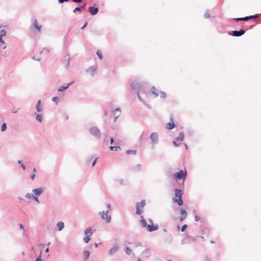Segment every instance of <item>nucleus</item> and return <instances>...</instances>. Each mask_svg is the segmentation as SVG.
Instances as JSON below:
<instances>
[{"instance_id": "1", "label": "nucleus", "mask_w": 261, "mask_h": 261, "mask_svg": "<svg viewBox=\"0 0 261 261\" xmlns=\"http://www.w3.org/2000/svg\"><path fill=\"white\" fill-rule=\"evenodd\" d=\"M132 90L136 93L143 94H149V86L142 81H135L130 84Z\"/></svg>"}, {"instance_id": "2", "label": "nucleus", "mask_w": 261, "mask_h": 261, "mask_svg": "<svg viewBox=\"0 0 261 261\" xmlns=\"http://www.w3.org/2000/svg\"><path fill=\"white\" fill-rule=\"evenodd\" d=\"M187 176L186 170H180L179 171L175 172L173 174V177L177 180H183L182 184L184 183Z\"/></svg>"}, {"instance_id": "3", "label": "nucleus", "mask_w": 261, "mask_h": 261, "mask_svg": "<svg viewBox=\"0 0 261 261\" xmlns=\"http://www.w3.org/2000/svg\"><path fill=\"white\" fill-rule=\"evenodd\" d=\"M89 133L96 139H99L101 137V132L96 126H92L89 128Z\"/></svg>"}, {"instance_id": "4", "label": "nucleus", "mask_w": 261, "mask_h": 261, "mask_svg": "<svg viewBox=\"0 0 261 261\" xmlns=\"http://www.w3.org/2000/svg\"><path fill=\"white\" fill-rule=\"evenodd\" d=\"M108 211L99 212L98 213L99 215L100 216L101 218L106 221L107 223H109L111 220V216L108 215Z\"/></svg>"}, {"instance_id": "5", "label": "nucleus", "mask_w": 261, "mask_h": 261, "mask_svg": "<svg viewBox=\"0 0 261 261\" xmlns=\"http://www.w3.org/2000/svg\"><path fill=\"white\" fill-rule=\"evenodd\" d=\"M150 139L151 141L152 148L153 146L157 144L159 142V135L156 132L152 133L150 134Z\"/></svg>"}, {"instance_id": "6", "label": "nucleus", "mask_w": 261, "mask_h": 261, "mask_svg": "<svg viewBox=\"0 0 261 261\" xmlns=\"http://www.w3.org/2000/svg\"><path fill=\"white\" fill-rule=\"evenodd\" d=\"M245 33V31L243 29H240L239 31H230L228 32V34L230 36L234 37H240L244 35Z\"/></svg>"}, {"instance_id": "7", "label": "nucleus", "mask_w": 261, "mask_h": 261, "mask_svg": "<svg viewBox=\"0 0 261 261\" xmlns=\"http://www.w3.org/2000/svg\"><path fill=\"white\" fill-rule=\"evenodd\" d=\"M196 238L191 237L188 234H186L185 237L181 240V244L182 245L190 244L191 242L195 241Z\"/></svg>"}, {"instance_id": "8", "label": "nucleus", "mask_w": 261, "mask_h": 261, "mask_svg": "<svg viewBox=\"0 0 261 261\" xmlns=\"http://www.w3.org/2000/svg\"><path fill=\"white\" fill-rule=\"evenodd\" d=\"M176 125H175L173 122V117L172 115L170 116V122L167 123L166 125V128L167 129L171 130L175 127Z\"/></svg>"}, {"instance_id": "9", "label": "nucleus", "mask_w": 261, "mask_h": 261, "mask_svg": "<svg viewBox=\"0 0 261 261\" xmlns=\"http://www.w3.org/2000/svg\"><path fill=\"white\" fill-rule=\"evenodd\" d=\"M119 249V246L117 244H114L112 247L109 250L108 253L112 256L115 254Z\"/></svg>"}, {"instance_id": "10", "label": "nucleus", "mask_w": 261, "mask_h": 261, "mask_svg": "<svg viewBox=\"0 0 261 261\" xmlns=\"http://www.w3.org/2000/svg\"><path fill=\"white\" fill-rule=\"evenodd\" d=\"M86 72L90 73L93 77L97 73V68L95 66H91L86 69Z\"/></svg>"}, {"instance_id": "11", "label": "nucleus", "mask_w": 261, "mask_h": 261, "mask_svg": "<svg viewBox=\"0 0 261 261\" xmlns=\"http://www.w3.org/2000/svg\"><path fill=\"white\" fill-rule=\"evenodd\" d=\"M44 191V188L43 187H41L38 188H35L32 190L34 194V196H40Z\"/></svg>"}, {"instance_id": "12", "label": "nucleus", "mask_w": 261, "mask_h": 261, "mask_svg": "<svg viewBox=\"0 0 261 261\" xmlns=\"http://www.w3.org/2000/svg\"><path fill=\"white\" fill-rule=\"evenodd\" d=\"M159 229V226L154 225L153 223L152 224H148L146 227V229L148 232H152L157 230Z\"/></svg>"}, {"instance_id": "13", "label": "nucleus", "mask_w": 261, "mask_h": 261, "mask_svg": "<svg viewBox=\"0 0 261 261\" xmlns=\"http://www.w3.org/2000/svg\"><path fill=\"white\" fill-rule=\"evenodd\" d=\"M179 214L181 215V216L179 218V220L180 221L182 222L187 218L188 214L186 210L184 209V208H180Z\"/></svg>"}, {"instance_id": "14", "label": "nucleus", "mask_w": 261, "mask_h": 261, "mask_svg": "<svg viewBox=\"0 0 261 261\" xmlns=\"http://www.w3.org/2000/svg\"><path fill=\"white\" fill-rule=\"evenodd\" d=\"M99 9L97 7L94 6H90L88 8V12L91 15H95L98 12Z\"/></svg>"}, {"instance_id": "15", "label": "nucleus", "mask_w": 261, "mask_h": 261, "mask_svg": "<svg viewBox=\"0 0 261 261\" xmlns=\"http://www.w3.org/2000/svg\"><path fill=\"white\" fill-rule=\"evenodd\" d=\"M73 83H74V81H72L71 82L68 83L66 85H64L61 86L60 88H58V91L63 92V91H65L66 89H67L69 88V87L70 86L72 85L73 84Z\"/></svg>"}, {"instance_id": "16", "label": "nucleus", "mask_w": 261, "mask_h": 261, "mask_svg": "<svg viewBox=\"0 0 261 261\" xmlns=\"http://www.w3.org/2000/svg\"><path fill=\"white\" fill-rule=\"evenodd\" d=\"M172 200L174 203H176L178 206H181L184 204V201L181 197H173Z\"/></svg>"}, {"instance_id": "17", "label": "nucleus", "mask_w": 261, "mask_h": 261, "mask_svg": "<svg viewBox=\"0 0 261 261\" xmlns=\"http://www.w3.org/2000/svg\"><path fill=\"white\" fill-rule=\"evenodd\" d=\"M33 26L36 29L37 31H38L39 33L41 32L42 26L38 23L37 19L34 20V22L33 23Z\"/></svg>"}, {"instance_id": "18", "label": "nucleus", "mask_w": 261, "mask_h": 261, "mask_svg": "<svg viewBox=\"0 0 261 261\" xmlns=\"http://www.w3.org/2000/svg\"><path fill=\"white\" fill-rule=\"evenodd\" d=\"M87 4L85 3L83 5L76 7L73 11V13H76L77 11H81L85 10Z\"/></svg>"}, {"instance_id": "19", "label": "nucleus", "mask_w": 261, "mask_h": 261, "mask_svg": "<svg viewBox=\"0 0 261 261\" xmlns=\"http://www.w3.org/2000/svg\"><path fill=\"white\" fill-rule=\"evenodd\" d=\"M65 227L64 222L59 221L57 223V229L58 231H61Z\"/></svg>"}, {"instance_id": "20", "label": "nucleus", "mask_w": 261, "mask_h": 261, "mask_svg": "<svg viewBox=\"0 0 261 261\" xmlns=\"http://www.w3.org/2000/svg\"><path fill=\"white\" fill-rule=\"evenodd\" d=\"M41 103V100H38L35 107L36 111L39 113L42 112L43 110L42 107L40 106Z\"/></svg>"}, {"instance_id": "21", "label": "nucleus", "mask_w": 261, "mask_h": 261, "mask_svg": "<svg viewBox=\"0 0 261 261\" xmlns=\"http://www.w3.org/2000/svg\"><path fill=\"white\" fill-rule=\"evenodd\" d=\"M90 255V252L89 250H85L83 251V259L87 260L89 257Z\"/></svg>"}, {"instance_id": "22", "label": "nucleus", "mask_w": 261, "mask_h": 261, "mask_svg": "<svg viewBox=\"0 0 261 261\" xmlns=\"http://www.w3.org/2000/svg\"><path fill=\"white\" fill-rule=\"evenodd\" d=\"M182 191L179 189H175V196L176 198L181 197Z\"/></svg>"}, {"instance_id": "23", "label": "nucleus", "mask_w": 261, "mask_h": 261, "mask_svg": "<svg viewBox=\"0 0 261 261\" xmlns=\"http://www.w3.org/2000/svg\"><path fill=\"white\" fill-rule=\"evenodd\" d=\"M151 93L155 97H158L159 96L158 94V90L156 89L154 86H152L150 88Z\"/></svg>"}, {"instance_id": "24", "label": "nucleus", "mask_w": 261, "mask_h": 261, "mask_svg": "<svg viewBox=\"0 0 261 261\" xmlns=\"http://www.w3.org/2000/svg\"><path fill=\"white\" fill-rule=\"evenodd\" d=\"M141 226L143 228H146L148 224H147V222L145 219L143 218V216H141V220H140Z\"/></svg>"}, {"instance_id": "25", "label": "nucleus", "mask_w": 261, "mask_h": 261, "mask_svg": "<svg viewBox=\"0 0 261 261\" xmlns=\"http://www.w3.org/2000/svg\"><path fill=\"white\" fill-rule=\"evenodd\" d=\"M35 114L36 115V120L39 123H42L43 121L42 115L41 114H36V113Z\"/></svg>"}, {"instance_id": "26", "label": "nucleus", "mask_w": 261, "mask_h": 261, "mask_svg": "<svg viewBox=\"0 0 261 261\" xmlns=\"http://www.w3.org/2000/svg\"><path fill=\"white\" fill-rule=\"evenodd\" d=\"M184 133L183 132H180L178 136L175 138V140L178 141H182L184 139Z\"/></svg>"}, {"instance_id": "27", "label": "nucleus", "mask_w": 261, "mask_h": 261, "mask_svg": "<svg viewBox=\"0 0 261 261\" xmlns=\"http://www.w3.org/2000/svg\"><path fill=\"white\" fill-rule=\"evenodd\" d=\"M92 230L91 227H88L85 230L84 234L85 236H91L92 234Z\"/></svg>"}, {"instance_id": "28", "label": "nucleus", "mask_w": 261, "mask_h": 261, "mask_svg": "<svg viewBox=\"0 0 261 261\" xmlns=\"http://www.w3.org/2000/svg\"><path fill=\"white\" fill-rule=\"evenodd\" d=\"M261 15V13L260 14H254L253 15H250V16H245V18H246V20H248L250 19H252V18H257L259 16H260Z\"/></svg>"}, {"instance_id": "29", "label": "nucleus", "mask_w": 261, "mask_h": 261, "mask_svg": "<svg viewBox=\"0 0 261 261\" xmlns=\"http://www.w3.org/2000/svg\"><path fill=\"white\" fill-rule=\"evenodd\" d=\"M66 59H65L64 62H67L66 68H68V67L69 66L70 61L71 60V58L70 57V55L69 54H67L66 55Z\"/></svg>"}, {"instance_id": "30", "label": "nucleus", "mask_w": 261, "mask_h": 261, "mask_svg": "<svg viewBox=\"0 0 261 261\" xmlns=\"http://www.w3.org/2000/svg\"><path fill=\"white\" fill-rule=\"evenodd\" d=\"M136 213L138 215H141L143 213V211L141 209H140V207L138 206V204H136Z\"/></svg>"}, {"instance_id": "31", "label": "nucleus", "mask_w": 261, "mask_h": 261, "mask_svg": "<svg viewBox=\"0 0 261 261\" xmlns=\"http://www.w3.org/2000/svg\"><path fill=\"white\" fill-rule=\"evenodd\" d=\"M109 149L110 150L118 151L119 150H120L121 148L119 146H110L109 147Z\"/></svg>"}, {"instance_id": "32", "label": "nucleus", "mask_w": 261, "mask_h": 261, "mask_svg": "<svg viewBox=\"0 0 261 261\" xmlns=\"http://www.w3.org/2000/svg\"><path fill=\"white\" fill-rule=\"evenodd\" d=\"M136 204H138V206L140 207H143L145 206L146 204V202L145 200H142L140 202H137Z\"/></svg>"}, {"instance_id": "33", "label": "nucleus", "mask_w": 261, "mask_h": 261, "mask_svg": "<svg viewBox=\"0 0 261 261\" xmlns=\"http://www.w3.org/2000/svg\"><path fill=\"white\" fill-rule=\"evenodd\" d=\"M49 50L48 48H46V47H44L42 50L40 52V54H44V55H47L49 53Z\"/></svg>"}, {"instance_id": "34", "label": "nucleus", "mask_w": 261, "mask_h": 261, "mask_svg": "<svg viewBox=\"0 0 261 261\" xmlns=\"http://www.w3.org/2000/svg\"><path fill=\"white\" fill-rule=\"evenodd\" d=\"M186 130L190 136H193L194 135V131L191 128H187Z\"/></svg>"}, {"instance_id": "35", "label": "nucleus", "mask_w": 261, "mask_h": 261, "mask_svg": "<svg viewBox=\"0 0 261 261\" xmlns=\"http://www.w3.org/2000/svg\"><path fill=\"white\" fill-rule=\"evenodd\" d=\"M137 153V150H127L126 151V153L127 154H133L134 155H135Z\"/></svg>"}, {"instance_id": "36", "label": "nucleus", "mask_w": 261, "mask_h": 261, "mask_svg": "<svg viewBox=\"0 0 261 261\" xmlns=\"http://www.w3.org/2000/svg\"><path fill=\"white\" fill-rule=\"evenodd\" d=\"M96 55H97L98 58L100 60H102L103 59V56L101 51L100 50H98L96 51Z\"/></svg>"}, {"instance_id": "37", "label": "nucleus", "mask_w": 261, "mask_h": 261, "mask_svg": "<svg viewBox=\"0 0 261 261\" xmlns=\"http://www.w3.org/2000/svg\"><path fill=\"white\" fill-rule=\"evenodd\" d=\"M233 20L236 21H247L246 18L245 17H238V18H234L233 19Z\"/></svg>"}, {"instance_id": "38", "label": "nucleus", "mask_w": 261, "mask_h": 261, "mask_svg": "<svg viewBox=\"0 0 261 261\" xmlns=\"http://www.w3.org/2000/svg\"><path fill=\"white\" fill-rule=\"evenodd\" d=\"M125 252L127 254L129 255L132 252V250L129 247H126L125 248Z\"/></svg>"}, {"instance_id": "39", "label": "nucleus", "mask_w": 261, "mask_h": 261, "mask_svg": "<svg viewBox=\"0 0 261 261\" xmlns=\"http://www.w3.org/2000/svg\"><path fill=\"white\" fill-rule=\"evenodd\" d=\"M90 236L87 235V236H86V237L84 238L83 241L85 243H88L90 241L91 239L90 238Z\"/></svg>"}, {"instance_id": "40", "label": "nucleus", "mask_w": 261, "mask_h": 261, "mask_svg": "<svg viewBox=\"0 0 261 261\" xmlns=\"http://www.w3.org/2000/svg\"><path fill=\"white\" fill-rule=\"evenodd\" d=\"M7 129V124L5 122H4L1 126V131L2 132H5Z\"/></svg>"}, {"instance_id": "41", "label": "nucleus", "mask_w": 261, "mask_h": 261, "mask_svg": "<svg viewBox=\"0 0 261 261\" xmlns=\"http://www.w3.org/2000/svg\"><path fill=\"white\" fill-rule=\"evenodd\" d=\"M42 253V250H41L40 252L39 255L36 258L35 261H43V260L41 258Z\"/></svg>"}, {"instance_id": "42", "label": "nucleus", "mask_w": 261, "mask_h": 261, "mask_svg": "<svg viewBox=\"0 0 261 261\" xmlns=\"http://www.w3.org/2000/svg\"><path fill=\"white\" fill-rule=\"evenodd\" d=\"M34 195L32 193H27L24 197L27 199H32Z\"/></svg>"}, {"instance_id": "43", "label": "nucleus", "mask_w": 261, "mask_h": 261, "mask_svg": "<svg viewBox=\"0 0 261 261\" xmlns=\"http://www.w3.org/2000/svg\"><path fill=\"white\" fill-rule=\"evenodd\" d=\"M210 17L211 15L209 13V10H207L204 14V18H209Z\"/></svg>"}, {"instance_id": "44", "label": "nucleus", "mask_w": 261, "mask_h": 261, "mask_svg": "<svg viewBox=\"0 0 261 261\" xmlns=\"http://www.w3.org/2000/svg\"><path fill=\"white\" fill-rule=\"evenodd\" d=\"M36 172V169L34 168L33 170V173L31 175L30 178L31 179L34 180L35 177V172Z\"/></svg>"}, {"instance_id": "45", "label": "nucleus", "mask_w": 261, "mask_h": 261, "mask_svg": "<svg viewBox=\"0 0 261 261\" xmlns=\"http://www.w3.org/2000/svg\"><path fill=\"white\" fill-rule=\"evenodd\" d=\"M7 32L5 30L3 29L0 31V37H4L6 36Z\"/></svg>"}, {"instance_id": "46", "label": "nucleus", "mask_w": 261, "mask_h": 261, "mask_svg": "<svg viewBox=\"0 0 261 261\" xmlns=\"http://www.w3.org/2000/svg\"><path fill=\"white\" fill-rule=\"evenodd\" d=\"M165 242H168L169 244L171 243L172 242V238L170 236L169 237H168L165 239Z\"/></svg>"}, {"instance_id": "47", "label": "nucleus", "mask_w": 261, "mask_h": 261, "mask_svg": "<svg viewBox=\"0 0 261 261\" xmlns=\"http://www.w3.org/2000/svg\"><path fill=\"white\" fill-rule=\"evenodd\" d=\"M115 181H118L119 182V184L121 186H123L124 185V180H123V179L122 178H120V179H115Z\"/></svg>"}, {"instance_id": "48", "label": "nucleus", "mask_w": 261, "mask_h": 261, "mask_svg": "<svg viewBox=\"0 0 261 261\" xmlns=\"http://www.w3.org/2000/svg\"><path fill=\"white\" fill-rule=\"evenodd\" d=\"M160 97L161 98H165L167 96L166 93L163 91H160Z\"/></svg>"}, {"instance_id": "49", "label": "nucleus", "mask_w": 261, "mask_h": 261, "mask_svg": "<svg viewBox=\"0 0 261 261\" xmlns=\"http://www.w3.org/2000/svg\"><path fill=\"white\" fill-rule=\"evenodd\" d=\"M59 100V98L58 96H55L52 98V101L56 102V105H58V102Z\"/></svg>"}, {"instance_id": "50", "label": "nucleus", "mask_w": 261, "mask_h": 261, "mask_svg": "<svg viewBox=\"0 0 261 261\" xmlns=\"http://www.w3.org/2000/svg\"><path fill=\"white\" fill-rule=\"evenodd\" d=\"M188 227V225L187 224H184L183 225L181 228H180V230H181V232H184L185 231L186 229Z\"/></svg>"}, {"instance_id": "51", "label": "nucleus", "mask_w": 261, "mask_h": 261, "mask_svg": "<svg viewBox=\"0 0 261 261\" xmlns=\"http://www.w3.org/2000/svg\"><path fill=\"white\" fill-rule=\"evenodd\" d=\"M92 33L95 35H101L102 34L101 33H100L99 31H98L97 30L93 31Z\"/></svg>"}, {"instance_id": "52", "label": "nucleus", "mask_w": 261, "mask_h": 261, "mask_svg": "<svg viewBox=\"0 0 261 261\" xmlns=\"http://www.w3.org/2000/svg\"><path fill=\"white\" fill-rule=\"evenodd\" d=\"M137 94V96H138V99L140 100V101H141V102H142L143 103H144L145 101L144 100H143L141 96H140V94L141 93H136Z\"/></svg>"}, {"instance_id": "53", "label": "nucleus", "mask_w": 261, "mask_h": 261, "mask_svg": "<svg viewBox=\"0 0 261 261\" xmlns=\"http://www.w3.org/2000/svg\"><path fill=\"white\" fill-rule=\"evenodd\" d=\"M120 112L121 111V109L120 108L118 107V108H116L113 112V114L114 115H116V112Z\"/></svg>"}, {"instance_id": "54", "label": "nucleus", "mask_w": 261, "mask_h": 261, "mask_svg": "<svg viewBox=\"0 0 261 261\" xmlns=\"http://www.w3.org/2000/svg\"><path fill=\"white\" fill-rule=\"evenodd\" d=\"M177 141L176 140L173 141V144L176 147H178L180 145V143H177Z\"/></svg>"}, {"instance_id": "55", "label": "nucleus", "mask_w": 261, "mask_h": 261, "mask_svg": "<svg viewBox=\"0 0 261 261\" xmlns=\"http://www.w3.org/2000/svg\"><path fill=\"white\" fill-rule=\"evenodd\" d=\"M38 196H33V199L36 201L37 202V203H39V199L38 198Z\"/></svg>"}, {"instance_id": "56", "label": "nucleus", "mask_w": 261, "mask_h": 261, "mask_svg": "<svg viewBox=\"0 0 261 261\" xmlns=\"http://www.w3.org/2000/svg\"><path fill=\"white\" fill-rule=\"evenodd\" d=\"M194 219H195V221L196 222H197V221H198L200 219V217L198 215H196L195 216Z\"/></svg>"}, {"instance_id": "57", "label": "nucleus", "mask_w": 261, "mask_h": 261, "mask_svg": "<svg viewBox=\"0 0 261 261\" xmlns=\"http://www.w3.org/2000/svg\"><path fill=\"white\" fill-rule=\"evenodd\" d=\"M149 248H146L145 249L144 251H143V253L144 254H148L149 253Z\"/></svg>"}, {"instance_id": "58", "label": "nucleus", "mask_w": 261, "mask_h": 261, "mask_svg": "<svg viewBox=\"0 0 261 261\" xmlns=\"http://www.w3.org/2000/svg\"><path fill=\"white\" fill-rule=\"evenodd\" d=\"M97 159H98V158H96V159L93 161V163H92V167H94V166L95 165V164H96V162H97Z\"/></svg>"}, {"instance_id": "59", "label": "nucleus", "mask_w": 261, "mask_h": 261, "mask_svg": "<svg viewBox=\"0 0 261 261\" xmlns=\"http://www.w3.org/2000/svg\"><path fill=\"white\" fill-rule=\"evenodd\" d=\"M69 0H58V2H59V4H62L64 2H68Z\"/></svg>"}, {"instance_id": "60", "label": "nucleus", "mask_w": 261, "mask_h": 261, "mask_svg": "<svg viewBox=\"0 0 261 261\" xmlns=\"http://www.w3.org/2000/svg\"><path fill=\"white\" fill-rule=\"evenodd\" d=\"M88 25V22H86L83 26L81 28V30L84 29Z\"/></svg>"}, {"instance_id": "61", "label": "nucleus", "mask_w": 261, "mask_h": 261, "mask_svg": "<svg viewBox=\"0 0 261 261\" xmlns=\"http://www.w3.org/2000/svg\"><path fill=\"white\" fill-rule=\"evenodd\" d=\"M0 43L5 44V41L3 39V37H0Z\"/></svg>"}, {"instance_id": "62", "label": "nucleus", "mask_w": 261, "mask_h": 261, "mask_svg": "<svg viewBox=\"0 0 261 261\" xmlns=\"http://www.w3.org/2000/svg\"><path fill=\"white\" fill-rule=\"evenodd\" d=\"M38 246L41 248V249H43L44 247V244H43V243H41L40 244L38 245Z\"/></svg>"}, {"instance_id": "63", "label": "nucleus", "mask_w": 261, "mask_h": 261, "mask_svg": "<svg viewBox=\"0 0 261 261\" xmlns=\"http://www.w3.org/2000/svg\"><path fill=\"white\" fill-rule=\"evenodd\" d=\"M110 143L111 144H113L114 143V140L113 138H111L110 140Z\"/></svg>"}, {"instance_id": "64", "label": "nucleus", "mask_w": 261, "mask_h": 261, "mask_svg": "<svg viewBox=\"0 0 261 261\" xmlns=\"http://www.w3.org/2000/svg\"><path fill=\"white\" fill-rule=\"evenodd\" d=\"M107 207L108 208V210L107 211H109V210H111V204H108L107 205Z\"/></svg>"}]
</instances>
